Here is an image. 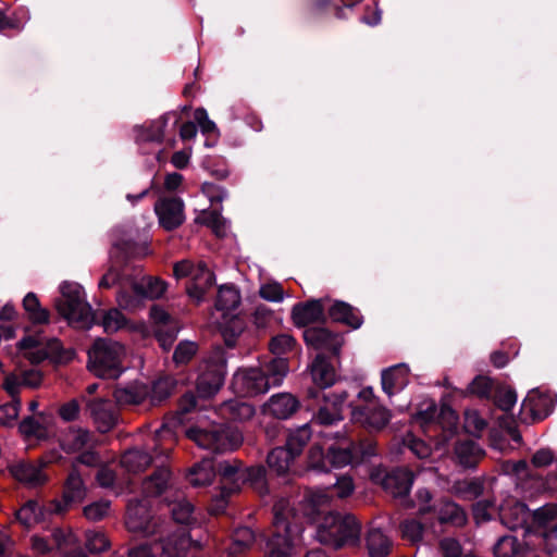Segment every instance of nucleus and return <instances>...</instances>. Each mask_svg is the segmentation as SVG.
Here are the masks:
<instances>
[{
  "mask_svg": "<svg viewBox=\"0 0 557 557\" xmlns=\"http://www.w3.org/2000/svg\"><path fill=\"white\" fill-rule=\"evenodd\" d=\"M359 536L360 525L351 515L329 512L322 518L317 529L319 542L334 548L356 545Z\"/></svg>",
  "mask_w": 557,
  "mask_h": 557,
  "instance_id": "nucleus-1",
  "label": "nucleus"
},
{
  "mask_svg": "<svg viewBox=\"0 0 557 557\" xmlns=\"http://www.w3.org/2000/svg\"><path fill=\"white\" fill-rule=\"evenodd\" d=\"M89 369L99 377L117 379L125 370V347L111 339H97L88 351Z\"/></svg>",
  "mask_w": 557,
  "mask_h": 557,
  "instance_id": "nucleus-2",
  "label": "nucleus"
},
{
  "mask_svg": "<svg viewBox=\"0 0 557 557\" xmlns=\"http://www.w3.org/2000/svg\"><path fill=\"white\" fill-rule=\"evenodd\" d=\"M61 296L55 302L59 313L78 329H89L94 321L90 305L84 289L77 283L64 282L60 286Z\"/></svg>",
  "mask_w": 557,
  "mask_h": 557,
  "instance_id": "nucleus-3",
  "label": "nucleus"
},
{
  "mask_svg": "<svg viewBox=\"0 0 557 557\" xmlns=\"http://www.w3.org/2000/svg\"><path fill=\"white\" fill-rule=\"evenodd\" d=\"M352 419L368 430H381L391 420V411L384 407L374 395L372 387H363L357 397V404L351 405Z\"/></svg>",
  "mask_w": 557,
  "mask_h": 557,
  "instance_id": "nucleus-4",
  "label": "nucleus"
},
{
  "mask_svg": "<svg viewBox=\"0 0 557 557\" xmlns=\"http://www.w3.org/2000/svg\"><path fill=\"white\" fill-rule=\"evenodd\" d=\"M187 436L199 447L216 453L233 450L243 442L239 431L221 424H213L209 429H190Z\"/></svg>",
  "mask_w": 557,
  "mask_h": 557,
  "instance_id": "nucleus-5",
  "label": "nucleus"
},
{
  "mask_svg": "<svg viewBox=\"0 0 557 557\" xmlns=\"http://www.w3.org/2000/svg\"><path fill=\"white\" fill-rule=\"evenodd\" d=\"M274 534L268 543V557H292V509L287 499H278L273 507Z\"/></svg>",
  "mask_w": 557,
  "mask_h": 557,
  "instance_id": "nucleus-6",
  "label": "nucleus"
},
{
  "mask_svg": "<svg viewBox=\"0 0 557 557\" xmlns=\"http://www.w3.org/2000/svg\"><path fill=\"white\" fill-rule=\"evenodd\" d=\"M191 543L185 531L161 536L158 542H145L128 550V557H183Z\"/></svg>",
  "mask_w": 557,
  "mask_h": 557,
  "instance_id": "nucleus-7",
  "label": "nucleus"
},
{
  "mask_svg": "<svg viewBox=\"0 0 557 557\" xmlns=\"http://www.w3.org/2000/svg\"><path fill=\"white\" fill-rule=\"evenodd\" d=\"M332 440L334 442L327 446L330 468H343L348 465L358 463L367 456L374 454L371 445H368V448L364 449L362 445L356 444L348 438L344 432L334 433Z\"/></svg>",
  "mask_w": 557,
  "mask_h": 557,
  "instance_id": "nucleus-8",
  "label": "nucleus"
},
{
  "mask_svg": "<svg viewBox=\"0 0 557 557\" xmlns=\"http://www.w3.org/2000/svg\"><path fill=\"white\" fill-rule=\"evenodd\" d=\"M22 355L32 363H38L46 358H52L59 362H67L74 357L73 350H63L57 338L45 339L44 337L27 336L18 343Z\"/></svg>",
  "mask_w": 557,
  "mask_h": 557,
  "instance_id": "nucleus-9",
  "label": "nucleus"
},
{
  "mask_svg": "<svg viewBox=\"0 0 557 557\" xmlns=\"http://www.w3.org/2000/svg\"><path fill=\"white\" fill-rule=\"evenodd\" d=\"M173 271L176 278H190L187 293L197 302L201 301L206 292L214 284L213 273L203 262L195 264L189 260H183L175 263Z\"/></svg>",
  "mask_w": 557,
  "mask_h": 557,
  "instance_id": "nucleus-10",
  "label": "nucleus"
},
{
  "mask_svg": "<svg viewBox=\"0 0 557 557\" xmlns=\"http://www.w3.org/2000/svg\"><path fill=\"white\" fill-rule=\"evenodd\" d=\"M309 396L315 401L312 422L320 425H333L343 420V407L348 396L346 392L310 391Z\"/></svg>",
  "mask_w": 557,
  "mask_h": 557,
  "instance_id": "nucleus-11",
  "label": "nucleus"
},
{
  "mask_svg": "<svg viewBox=\"0 0 557 557\" xmlns=\"http://www.w3.org/2000/svg\"><path fill=\"white\" fill-rule=\"evenodd\" d=\"M61 446L67 453H81L77 460L83 465L96 466L99 462L98 455L92 450V437L86 430H69L61 438Z\"/></svg>",
  "mask_w": 557,
  "mask_h": 557,
  "instance_id": "nucleus-12",
  "label": "nucleus"
},
{
  "mask_svg": "<svg viewBox=\"0 0 557 557\" xmlns=\"http://www.w3.org/2000/svg\"><path fill=\"white\" fill-rule=\"evenodd\" d=\"M233 388L240 396H256L269 391L264 371L258 368L239 369L233 376Z\"/></svg>",
  "mask_w": 557,
  "mask_h": 557,
  "instance_id": "nucleus-13",
  "label": "nucleus"
},
{
  "mask_svg": "<svg viewBox=\"0 0 557 557\" xmlns=\"http://www.w3.org/2000/svg\"><path fill=\"white\" fill-rule=\"evenodd\" d=\"M371 478L395 497L407 495L413 481L412 473L408 469H395L389 472L376 469L372 472Z\"/></svg>",
  "mask_w": 557,
  "mask_h": 557,
  "instance_id": "nucleus-14",
  "label": "nucleus"
},
{
  "mask_svg": "<svg viewBox=\"0 0 557 557\" xmlns=\"http://www.w3.org/2000/svg\"><path fill=\"white\" fill-rule=\"evenodd\" d=\"M150 318L156 324L154 333L158 342L163 349H169L181 329L178 322L159 306H152Z\"/></svg>",
  "mask_w": 557,
  "mask_h": 557,
  "instance_id": "nucleus-15",
  "label": "nucleus"
},
{
  "mask_svg": "<svg viewBox=\"0 0 557 557\" xmlns=\"http://www.w3.org/2000/svg\"><path fill=\"white\" fill-rule=\"evenodd\" d=\"M86 486L84 481L76 469H73L64 484L63 500L53 502L51 509L55 513H62L65 511L71 504L81 503L86 497Z\"/></svg>",
  "mask_w": 557,
  "mask_h": 557,
  "instance_id": "nucleus-16",
  "label": "nucleus"
},
{
  "mask_svg": "<svg viewBox=\"0 0 557 557\" xmlns=\"http://www.w3.org/2000/svg\"><path fill=\"white\" fill-rule=\"evenodd\" d=\"M52 462V459H40L36 462L20 461L10 468L11 474L18 480L30 486L44 484L47 481V475L42 469Z\"/></svg>",
  "mask_w": 557,
  "mask_h": 557,
  "instance_id": "nucleus-17",
  "label": "nucleus"
},
{
  "mask_svg": "<svg viewBox=\"0 0 557 557\" xmlns=\"http://www.w3.org/2000/svg\"><path fill=\"white\" fill-rule=\"evenodd\" d=\"M183 201L178 198H163L154 206L160 224L166 230L180 226L184 221Z\"/></svg>",
  "mask_w": 557,
  "mask_h": 557,
  "instance_id": "nucleus-18",
  "label": "nucleus"
},
{
  "mask_svg": "<svg viewBox=\"0 0 557 557\" xmlns=\"http://www.w3.org/2000/svg\"><path fill=\"white\" fill-rule=\"evenodd\" d=\"M306 343L318 350H327L337 355L342 345L343 337L331 333L324 327H309L304 332Z\"/></svg>",
  "mask_w": 557,
  "mask_h": 557,
  "instance_id": "nucleus-19",
  "label": "nucleus"
},
{
  "mask_svg": "<svg viewBox=\"0 0 557 557\" xmlns=\"http://www.w3.org/2000/svg\"><path fill=\"white\" fill-rule=\"evenodd\" d=\"M498 513L502 523L511 530L523 528L531 517L527 506L515 498H507L499 506Z\"/></svg>",
  "mask_w": 557,
  "mask_h": 557,
  "instance_id": "nucleus-20",
  "label": "nucleus"
},
{
  "mask_svg": "<svg viewBox=\"0 0 557 557\" xmlns=\"http://www.w3.org/2000/svg\"><path fill=\"white\" fill-rule=\"evenodd\" d=\"M554 407V397L539 391H531L521 405L523 414H529L534 420L547 417Z\"/></svg>",
  "mask_w": 557,
  "mask_h": 557,
  "instance_id": "nucleus-21",
  "label": "nucleus"
},
{
  "mask_svg": "<svg viewBox=\"0 0 557 557\" xmlns=\"http://www.w3.org/2000/svg\"><path fill=\"white\" fill-rule=\"evenodd\" d=\"M125 523L127 529L132 532H153L151 529V515L149 512L148 502H129Z\"/></svg>",
  "mask_w": 557,
  "mask_h": 557,
  "instance_id": "nucleus-22",
  "label": "nucleus"
},
{
  "mask_svg": "<svg viewBox=\"0 0 557 557\" xmlns=\"http://www.w3.org/2000/svg\"><path fill=\"white\" fill-rule=\"evenodd\" d=\"M225 373L221 364L208 366L197 381V393L200 397L209 398L216 394L224 381Z\"/></svg>",
  "mask_w": 557,
  "mask_h": 557,
  "instance_id": "nucleus-23",
  "label": "nucleus"
},
{
  "mask_svg": "<svg viewBox=\"0 0 557 557\" xmlns=\"http://www.w3.org/2000/svg\"><path fill=\"white\" fill-rule=\"evenodd\" d=\"M298 400L288 393L273 395L262 407L265 414L276 419L289 418L298 408Z\"/></svg>",
  "mask_w": 557,
  "mask_h": 557,
  "instance_id": "nucleus-24",
  "label": "nucleus"
},
{
  "mask_svg": "<svg viewBox=\"0 0 557 557\" xmlns=\"http://www.w3.org/2000/svg\"><path fill=\"white\" fill-rule=\"evenodd\" d=\"M409 382V369L405 363L393 366L382 371V389L388 396L404 389Z\"/></svg>",
  "mask_w": 557,
  "mask_h": 557,
  "instance_id": "nucleus-25",
  "label": "nucleus"
},
{
  "mask_svg": "<svg viewBox=\"0 0 557 557\" xmlns=\"http://www.w3.org/2000/svg\"><path fill=\"white\" fill-rule=\"evenodd\" d=\"M88 408L100 432H108L115 425L116 411L109 400L95 399L88 404Z\"/></svg>",
  "mask_w": 557,
  "mask_h": 557,
  "instance_id": "nucleus-26",
  "label": "nucleus"
},
{
  "mask_svg": "<svg viewBox=\"0 0 557 557\" xmlns=\"http://www.w3.org/2000/svg\"><path fill=\"white\" fill-rule=\"evenodd\" d=\"M323 310L321 300H310L306 304L296 305L292 311L293 321L297 326L319 322L323 318Z\"/></svg>",
  "mask_w": 557,
  "mask_h": 557,
  "instance_id": "nucleus-27",
  "label": "nucleus"
},
{
  "mask_svg": "<svg viewBox=\"0 0 557 557\" xmlns=\"http://www.w3.org/2000/svg\"><path fill=\"white\" fill-rule=\"evenodd\" d=\"M168 120L169 115L165 114L147 124L136 126L134 128L136 143H161L164 136V128L168 124Z\"/></svg>",
  "mask_w": 557,
  "mask_h": 557,
  "instance_id": "nucleus-28",
  "label": "nucleus"
},
{
  "mask_svg": "<svg viewBox=\"0 0 557 557\" xmlns=\"http://www.w3.org/2000/svg\"><path fill=\"white\" fill-rule=\"evenodd\" d=\"M149 395V388L144 383L134 382L125 386H119L114 391V398L121 406L138 405Z\"/></svg>",
  "mask_w": 557,
  "mask_h": 557,
  "instance_id": "nucleus-29",
  "label": "nucleus"
},
{
  "mask_svg": "<svg viewBox=\"0 0 557 557\" xmlns=\"http://www.w3.org/2000/svg\"><path fill=\"white\" fill-rule=\"evenodd\" d=\"M218 472L221 476L222 486L227 490L237 491L244 481L245 473L237 460H223L218 465Z\"/></svg>",
  "mask_w": 557,
  "mask_h": 557,
  "instance_id": "nucleus-30",
  "label": "nucleus"
},
{
  "mask_svg": "<svg viewBox=\"0 0 557 557\" xmlns=\"http://www.w3.org/2000/svg\"><path fill=\"white\" fill-rule=\"evenodd\" d=\"M311 375L313 382L321 388H326L336 381L335 369L321 355H318L311 364Z\"/></svg>",
  "mask_w": 557,
  "mask_h": 557,
  "instance_id": "nucleus-31",
  "label": "nucleus"
},
{
  "mask_svg": "<svg viewBox=\"0 0 557 557\" xmlns=\"http://www.w3.org/2000/svg\"><path fill=\"white\" fill-rule=\"evenodd\" d=\"M129 286L138 293H143L146 299H157L161 297L165 292V283L157 277L143 276L137 280L132 277Z\"/></svg>",
  "mask_w": 557,
  "mask_h": 557,
  "instance_id": "nucleus-32",
  "label": "nucleus"
},
{
  "mask_svg": "<svg viewBox=\"0 0 557 557\" xmlns=\"http://www.w3.org/2000/svg\"><path fill=\"white\" fill-rule=\"evenodd\" d=\"M214 475L215 471L213 461L205 458L189 469L187 480L193 486L199 487L209 485Z\"/></svg>",
  "mask_w": 557,
  "mask_h": 557,
  "instance_id": "nucleus-33",
  "label": "nucleus"
},
{
  "mask_svg": "<svg viewBox=\"0 0 557 557\" xmlns=\"http://www.w3.org/2000/svg\"><path fill=\"white\" fill-rule=\"evenodd\" d=\"M295 458L286 447H276L269 453L267 462L270 470L277 475H284L289 472Z\"/></svg>",
  "mask_w": 557,
  "mask_h": 557,
  "instance_id": "nucleus-34",
  "label": "nucleus"
},
{
  "mask_svg": "<svg viewBox=\"0 0 557 557\" xmlns=\"http://www.w3.org/2000/svg\"><path fill=\"white\" fill-rule=\"evenodd\" d=\"M366 542L370 557H386L391 550V541L380 529H370Z\"/></svg>",
  "mask_w": 557,
  "mask_h": 557,
  "instance_id": "nucleus-35",
  "label": "nucleus"
},
{
  "mask_svg": "<svg viewBox=\"0 0 557 557\" xmlns=\"http://www.w3.org/2000/svg\"><path fill=\"white\" fill-rule=\"evenodd\" d=\"M152 462V457L138 448L127 450L121 458V466L128 472H140Z\"/></svg>",
  "mask_w": 557,
  "mask_h": 557,
  "instance_id": "nucleus-36",
  "label": "nucleus"
},
{
  "mask_svg": "<svg viewBox=\"0 0 557 557\" xmlns=\"http://www.w3.org/2000/svg\"><path fill=\"white\" fill-rule=\"evenodd\" d=\"M455 454L460 465L472 467L482 457L483 450L474 441L466 440L457 444Z\"/></svg>",
  "mask_w": 557,
  "mask_h": 557,
  "instance_id": "nucleus-37",
  "label": "nucleus"
},
{
  "mask_svg": "<svg viewBox=\"0 0 557 557\" xmlns=\"http://www.w3.org/2000/svg\"><path fill=\"white\" fill-rule=\"evenodd\" d=\"M329 314L334 321L343 322L357 329L361 325V318L348 304L343 301L334 302L330 309Z\"/></svg>",
  "mask_w": 557,
  "mask_h": 557,
  "instance_id": "nucleus-38",
  "label": "nucleus"
},
{
  "mask_svg": "<svg viewBox=\"0 0 557 557\" xmlns=\"http://www.w3.org/2000/svg\"><path fill=\"white\" fill-rule=\"evenodd\" d=\"M132 277L127 278V283L123 284V288L117 293L116 301L120 308L133 312L143 307L146 298L143 293H138L129 286Z\"/></svg>",
  "mask_w": 557,
  "mask_h": 557,
  "instance_id": "nucleus-39",
  "label": "nucleus"
},
{
  "mask_svg": "<svg viewBox=\"0 0 557 557\" xmlns=\"http://www.w3.org/2000/svg\"><path fill=\"white\" fill-rule=\"evenodd\" d=\"M170 480V471L164 467L159 468L143 483V492L148 496L160 495L169 486Z\"/></svg>",
  "mask_w": 557,
  "mask_h": 557,
  "instance_id": "nucleus-40",
  "label": "nucleus"
},
{
  "mask_svg": "<svg viewBox=\"0 0 557 557\" xmlns=\"http://www.w3.org/2000/svg\"><path fill=\"white\" fill-rule=\"evenodd\" d=\"M44 516L42 509L39 506V504L30 499L26 502L16 512H15V519L16 521L29 529L37 524L39 521H41Z\"/></svg>",
  "mask_w": 557,
  "mask_h": 557,
  "instance_id": "nucleus-41",
  "label": "nucleus"
},
{
  "mask_svg": "<svg viewBox=\"0 0 557 557\" xmlns=\"http://www.w3.org/2000/svg\"><path fill=\"white\" fill-rule=\"evenodd\" d=\"M532 518L537 528L548 532L557 531V505L548 504L539 508L533 512Z\"/></svg>",
  "mask_w": 557,
  "mask_h": 557,
  "instance_id": "nucleus-42",
  "label": "nucleus"
},
{
  "mask_svg": "<svg viewBox=\"0 0 557 557\" xmlns=\"http://www.w3.org/2000/svg\"><path fill=\"white\" fill-rule=\"evenodd\" d=\"M222 414L233 421H245L250 419L255 410L252 406L242 400H230L222 408Z\"/></svg>",
  "mask_w": 557,
  "mask_h": 557,
  "instance_id": "nucleus-43",
  "label": "nucleus"
},
{
  "mask_svg": "<svg viewBox=\"0 0 557 557\" xmlns=\"http://www.w3.org/2000/svg\"><path fill=\"white\" fill-rule=\"evenodd\" d=\"M261 371H264L270 388L271 386L280 385L283 382L284 377L288 373V364L286 359L276 357L267 363Z\"/></svg>",
  "mask_w": 557,
  "mask_h": 557,
  "instance_id": "nucleus-44",
  "label": "nucleus"
},
{
  "mask_svg": "<svg viewBox=\"0 0 557 557\" xmlns=\"http://www.w3.org/2000/svg\"><path fill=\"white\" fill-rule=\"evenodd\" d=\"M23 307L28 314L29 320L37 324L48 323L49 312L39 304L34 293H28L23 299Z\"/></svg>",
  "mask_w": 557,
  "mask_h": 557,
  "instance_id": "nucleus-45",
  "label": "nucleus"
},
{
  "mask_svg": "<svg viewBox=\"0 0 557 557\" xmlns=\"http://www.w3.org/2000/svg\"><path fill=\"white\" fill-rule=\"evenodd\" d=\"M240 302L239 293L231 286H222L219 289L215 307L219 311L231 312L235 310Z\"/></svg>",
  "mask_w": 557,
  "mask_h": 557,
  "instance_id": "nucleus-46",
  "label": "nucleus"
},
{
  "mask_svg": "<svg viewBox=\"0 0 557 557\" xmlns=\"http://www.w3.org/2000/svg\"><path fill=\"white\" fill-rule=\"evenodd\" d=\"M310 437L311 430L308 424H304L289 434L286 448L297 457L301 454L302 448L309 442Z\"/></svg>",
  "mask_w": 557,
  "mask_h": 557,
  "instance_id": "nucleus-47",
  "label": "nucleus"
},
{
  "mask_svg": "<svg viewBox=\"0 0 557 557\" xmlns=\"http://www.w3.org/2000/svg\"><path fill=\"white\" fill-rule=\"evenodd\" d=\"M496 557H524L517 539L511 535L500 537L494 546Z\"/></svg>",
  "mask_w": 557,
  "mask_h": 557,
  "instance_id": "nucleus-48",
  "label": "nucleus"
},
{
  "mask_svg": "<svg viewBox=\"0 0 557 557\" xmlns=\"http://www.w3.org/2000/svg\"><path fill=\"white\" fill-rule=\"evenodd\" d=\"M171 512L173 519L181 524L196 523L193 505L186 499H180L172 504Z\"/></svg>",
  "mask_w": 557,
  "mask_h": 557,
  "instance_id": "nucleus-49",
  "label": "nucleus"
},
{
  "mask_svg": "<svg viewBox=\"0 0 557 557\" xmlns=\"http://www.w3.org/2000/svg\"><path fill=\"white\" fill-rule=\"evenodd\" d=\"M253 542V533L249 528L238 529L234 536L232 544L228 547L231 555L237 556L244 553Z\"/></svg>",
  "mask_w": 557,
  "mask_h": 557,
  "instance_id": "nucleus-50",
  "label": "nucleus"
},
{
  "mask_svg": "<svg viewBox=\"0 0 557 557\" xmlns=\"http://www.w3.org/2000/svg\"><path fill=\"white\" fill-rule=\"evenodd\" d=\"M85 546L89 553H102L110 547V541L103 532L89 530L85 535Z\"/></svg>",
  "mask_w": 557,
  "mask_h": 557,
  "instance_id": "nucleus-51",
  "label": "nucleus"
},
{
  "mask_svg": "<svg viewBox=\"0 0 557 557\" xmlns=\"http://www.w3.org/2000/svg\"><path fill=\"white\" fill-rule=\"evenodd\" d=\"M174 387V381L170 377L160 379L149 389L151 404H157L170 396Z\"/></svg>",
  "mask_w": 557,
  "mask_h": 557,
  "instance_id": "nucleus-52",
  "label": "nucleus"
},
{
  "mask_svg": "<svg viewBox=\"0 0 557 557\" xmlns=\"http://www.w3.org/2000/svg\"><path fill=\"white\" fill-rule=\"evenodd\" d=\"M127 323L124 314L117 309H111L103 314L102 326L107 333H114Z\"/></svg>",
  "mask_w": 557,
  "mask_h": 557,
  "instance_id": "nucleus-53",
  "label": "nucleus"
},
{
  "mask_svg": "<svg viewBox=\"0 0 557 557\" xmlns=\"http://www.w3.org/2000/svg\"><path fill=\"white\" fill-rule=\"evenodd\" d=\"M110 506L109 500L101 499L85 506L83 513L90 521H99L109 515Z\"/></svg>",
  "mask_w": 557,
  "mask_h": 557,
  "instance_id": "nucleus-54",
  "label": "nucleus"
},
{
  "mask_svg": "<svg viewBox=\"0 0 557 557\" xmlns=\"http://www.w3.org/2000/svg\"><path fill=\"white\" fill-rule=\"evenodd\" d=\"M308 463L310 468L318 471H329L330 469L327 455H324L323 448L318 444L311 446L308 454Z\"/></svg>",
  "mask_w": 557,
  "mask_h": 557,
  "instance_id": "nucleus-55",
  "label": "nucleus"
},
{
  "mask_svg": "<svg viewBox=\"0 0 557 557\" xmlns=\"http://www.w3.org/2000/svg\"><path fill=\"white\" fill-rule=\"evenodd\" d=\"M21 403L20 399H12L11 403L0 406V424L11 426L15 423Z\"/></svg>",
  "mask_w": 557,
  "mask_h": 557,
  "instance_id": "nucleus-56",
  "label": "nucleus"
},
{
  "mask_svg": "<svg viewBox=\"0 0 557 557\" xmlns=\"http://www.w3.org/2000/svg\"><path fill=\"white\" fill-rule=\"evenodd\" d=\"M440 519L442 521H449L456 524H462L466 520L463 510L455 503L447 502L444 504L443 511Z\"/></svg>",
  "mask_w": 557,
  "mask_h": 557,
  "instance_id": "nucleus-57",
  "label": "nucleus"
},
{
  "mask_svg": "<svg viewBox=\"0 0 557 557\" xmlns=\"http://www.w3.org/2000/svg\"><path fill=\"white\" fill-rule=\"evenodd\" d=\"M259 294L263 299L272 302H281L284 299V290L277 282L262 284Z\"/></svg>",
  "mask_w": 557,
  "mask_h": 557,
  "instance_id": "nucleus-58",
  "label": "nucleus"
},
{
  "mask_svg": "<svg viewBox=\"0 0 557 557\" xmlns=\"http://www.w3.org/2000/svg\"><path fill=\"white\" fill-rule=\"evenodd\" d=\"M205 223L211 227L214 234L219 237H223L227 233V222L218 211H212L206 214Z\"/></svg>",
  "mask_w": 557,
  "mask_h": 557,
  "instance_id": "nucleus-59",
  "label": "nucleus"
},
{
  "mask_svg": "<svg viewBox=\"0 0 557 557\" xmlns=\"http://www.w3.org/2000/svg\"><path fill=\"white\" fill-rule=\"evenodd\" d=\"M197 351V345L194 342H182L176 347L173 360L176 364H184L188 362Z\"/></svg>",
  "mask_w": 557,
  "mask_h": 557,
  "instance_id": "nucleus-60",
  "label": "nucleus"
},
{
  "mask_svg": "<svg viewBox=\"0 0 557 557\" xmlns=\"http://www.w3.org/2000/svg\"><path fill=\"white\" fill-rule=\"evenodd\" d=\"M52 539L60 550L65 552L67 548L76 546V537L71 531L55 529L52 532Z\"/></svg>",
  "mask_w": 557,
  "mask_h": 557,
  "instance_id": "nucleus-61",
  "label": "nucleus"
},
{
  "mask_svg": "<svg viewBox=\"0 0 557 557\" xmlns=\"http://www.w3.org/2000/svg\"><path fill=\"white\" fill-rule=\"evenodd\" d=\"M127 278H131V275L125 273V271L120 274L117 271L111 269L109 270L100 280L99 286L101 288H109L115 284L120 285V288H123V284L127 283Z\"/></svg>",
  "mask_w": 557,
  "mask_h": 557,
  "instance_id": "nucleus-62",
  "label": "nucleus"
},
{
  "mask_svg": "<svg viewBox=\"0 0 557 557\" xmlns=\"http://www.w3.org/2000/svg\"><path fill=\"white\" fill-rule=\"evenodd\" d=\"M485 420L475 410L465 412V428L469 433H479L485 428Z\"/></svg>",
  "mask_w": 557,
  "mask_h": 557,
  "instance_id": "nucleus-63",
  "label": "nucleus"
},
{
  "mask_svg": "<svg viewBox=\"0 0 557 557\" xmlns=\"http://www.w3.org/2000/svg\"><path fill=\"white\" fill-rule=\"evenodd\" d=\"M294 346V338L290 335L282 334L272 338L270 343V349L272 354L280 356Z\"/></svg>",
  "mask_w": 557,
  "mask_h": 557,
  "instance_id": "nucleus-64",
  "label": "nucleus"
}]
</instances>
